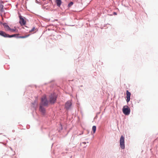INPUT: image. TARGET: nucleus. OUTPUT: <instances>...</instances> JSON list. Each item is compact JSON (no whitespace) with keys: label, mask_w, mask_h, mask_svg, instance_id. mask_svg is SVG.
<instances>
[{"label":"nucleus","mask_w":158,"mask_h":158,"mask_svg":"<svg viewBox=\"0 0 158 158\" xmlns=\"http://www.w3.org/2000/svg\"><path fill=\"white\" fill-rule=\"evenodd\" d=\"M131 93L128 91H126V101L127 102H129L130 100Z\"/></svg>","instance_id":"nucleus-6"},{"label":"nucleus","mask_w":158,"mask_h":158,"mask_svg":"<svg viewBox=\"0 0 158 158\" xmlns=\"http://www.w3.org/2000/svg\"><path fill=\"white\" fill-rule=\"evenodd\" d=\"M48 101L45 95L43 96L41 98V106H47L48 105Z\"/></svg>","instance_id":"nucleus-2"},{"label":"nucleus","mask_w":158,"mask_h":158,"mask_svg":"<svg viewBox=\"0 0 158 158\" xmlns=\"http://www.w3.org/2000/svg\"><path fill=\"white\" fill-rule=\"evenodd\" d=\"M35 27H33L31 30L29 32L30 33H32L33 32V33L35 31Z\"/></svg>","instance_id":"nucleus-16"},{"label":"nucleus","mask_w":158,"mask_h":158,"mask_svg":"<svg viewBox=\"0 0 158 158\" xmlns=\"http://www.w3.org/2000/svg\"><path fill=\"white\" fill-rule=\"evenodd\" d=\"M49 98L50 103L52 104L54 103L56 100V95L54 94H52L50 96Z\"/></svg>","instance_id":"nucleus-4"},{"label":"nucleus","mask_w":158,"mask_h":158,"mask_svg":"<svg viewBox=\"0 0 158 158\" xmlns=\"http://www.w3.org/2000/svg\"><path fill=\"white\" fill-rule=\"evenodd\" d=\"M40 110L42 114H44L45 113V109L42 106L40 105Z\"/></svg>","instance_id":"nucleus-8"},{"label":"nucleus","mask_w":158,"mask_h":158,"mask_svg":"<svg viewBox=\"0 0 158 158\" xmlns=\"http://www.w3.org/2000/svg\"><path fill=\"white\" fill-rule=\"evenodd\" d=\"M3 2H1V5L0 6V11L1 13L3 12L4 11V9H3V6L2 4L3 3Z\"/></svg>","instance_id":"nucleus-11"},{"label":"nucleus","mask_w":158,"mask_h":158,"mask_svg":"<svg viewBox=\"0 0 158 158\" xmlns=\"http://www.w3.org/2000/svg\"><path fill=\"white\" fill-rule=\"evenodd\" d=\"M96 127L95 126H94L92 127V130L93 131L94 133L96 131Z\"/></svg>","instance_id":"nucleus-14"},{"label":"nucleus","mask_w":158,"mask_h":158,"mask_svg":"<svg viewBox=\"0 0 158 158\" xmlns=\"http://www.w3.org/2000/svg\"><path fill=\"white\" fill-rule=\"evenodd\" d=\"M124 140V137L123 136H121L120 139V146L122 149L125 148Z\"/></svg>","instance_id":"nucleus-3"},{"label":"nucleus","mask_w":158,"mask_h":158,"mask_svg":"<svg viewBox=\"0 0 158 158\" xmlns=\"http://www.w3.org/2000/svg\"><path fill=\"white\" fill-rule=\"evenodd\" d=\"M114 14H116V13H115Z\"/></svg>","instance_id":"nucleus-19"},{"label":"nucleus","mask_w":158,"mask_h":158,"mask_svg":"<svg viewBox=\"0 0 158 158\" xmlns=\"http://www.w3.org/2000/svg\"><path fill=\"white\" fill-rule=\"evenodd\" d=\"M55 2L57 6L59 7L60 6L62 3L61 0H55Z\"/></svg>","instance_id":"nucleus-9"},{"label":"nucleus","mask_w":158,"mask_h":158,"mask_svg":"<svg viewBox=\"0 0 158 158\" xmlns=\"http://www.w3.org/2000/svg\"><path fill=\"white\" fill-rule=\"evenodd\" d=\"M6 27L7 28L8 30H10V31H15V30H14V29H11L10 28V27H9V26H8V25H6Z\"/></svg>","instance_id":"nucleus-15"},{"label":"nucleus","mask_w":158,"mask_h":158,"mask_svg":"<svg viewBox=\"0 0 158 158\" xmlns=\"http://www.w3.org/2000/svg\"><path fill=\"white\" fill-rule=\"evenodd\" d=\"M123 113L126 115H129L130 112V109L127 106H124L123 108Z\"/></svg>","instance_id":"nucleus-1"},{"label":"nucleus","mask_w":158,"mask_h":158,"mask_svg":"<svg viewBox=\"0 0 158 158\" xmlns=\"http://www.w3.org/2000/svg\"><path fill=\"white\" fill-rule=\"evenodd\" d=\"M19 35V34H15V35H10L8 34H7L8 35H7V37L11 38V37H17V36Z\"/></svg>","instance_id":"nucleus-12"},{"label":"nucleus","mask_w":158,"mask_h":158,"mask_svg":"<svg viewBox=\"0 0 158 158\" xmlns=\"http://www.w3.org/2000/svg\"><path fill=\"white\" fill-rule=\"evenodd\" d=\"M19 22L21 26L24 25L26 24V21L25 20L24 17L21 15L19 16Z\"/></svg>","instance_id":"nucleus-5"},{"label":"nucleus","mask_w":158,"mask_h":158,"mask_svg":"<svg viewBox=\"0 0 158 158\" xmlns=\"http://www.w3.org/2000/svg\"><path fill=\"white\" fill-rule=\"evenodd\" d=\"M73 2H70L68 5V6L69 7H71L73 4Z\"/></svg>","instance_id":"nucleus-17"},{"label":"nucleus","mask_w":158,"mask_h":158,"mask_svg":"<svg viewBox=\"0 0 158 158\" xmlns=\"http://www.w3.org/2000/svg\"><path fill=\"white\" fill-rule=\"evenodd\" d=\"M29 36V35H25L23 36H19V37H18V38H26L28 37Z\"/></svg>","instance_id":"nucleus-13"},{"label":"nucleus","mask_w":158,"mask_h":158,"mask_svg":"<svg viewBox=\"0 0 158 158\" xmlns=\"http://www.w3.org/2000/svg\"><path fill=\"white\" fill-rule=\"evenodd\" d=\"M0 35H1L5 37H7V34H6L4 32L2 31H0Z\"/></svg>","instance_id":"nucleus-10"},{"label":"nucleus","mask_w":158,"mask_h":158,"mask_svg":"<svg viewBox=\"0 0 158 158\" xmlns=\"http://www.w3.org/2000/svg\"><path fill=\"white\" fill-rule=\"evenodd\" d=\"M83 143L84 144H85L86 143L85 142H83Z\"/></svg>","instance_id":"nucleus-18"},{"label":"nucleus","mask_w":158,"mask_h":158,"mask_svg":"<svg viewBox=\"0 0 158 158\" xmlns=\"http://www.w3.org/2000/svg\"><path fill=\"white\" fill-rule=\"evenodd\" d=\"M72 105V103L71 101H67L65 104V107L67 109L69 108Z\"/></svg>","instance_id":"nucleus-7"}]
</instances>
